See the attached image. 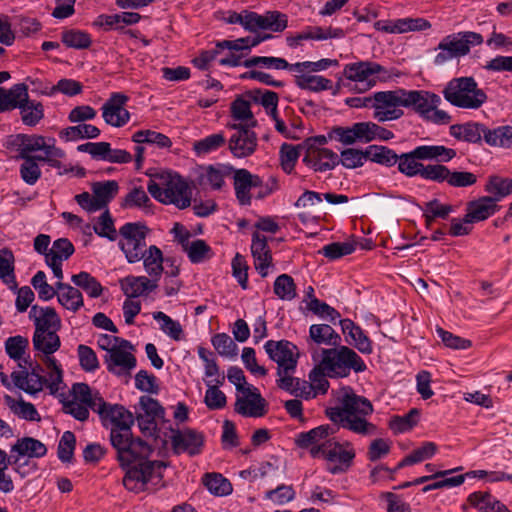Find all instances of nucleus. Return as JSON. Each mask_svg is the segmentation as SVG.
Here are the masks:
<instances>
[{
    "label": "nucleus",
    "instance_id": "obj_1",
    "mask_svg": "<svg viewBox=\"0 0 512 512\" xmlns=\"http://www.w3.org/2000/svg\"><path fill=\"white\" fill-rule=\"evenodd\" d=\"M72 399L63 402V412L84 422L89 418V409L99 415L104 426L111 428H131L134 416L124 406L107 403L99 391L92 390L86 383H74Z\"/></svg>",
    "mask_w": 512,
    "mask_h": 512
},
{
    "label": "nucleus",
    "instance_id": "obj_2",
    "mask_svg": "<svg viewBox=\"0 0 512 512\" xmlns=\"http://www.w3.org/2000/svg\"><path fill=\"white\" fill-rule=\"evenodd\" d=\"M341 405L327 410V416L334 423H339L343 428L356 434L371 435L376 431V426L366 420V416L372 414L373 405L365 397L354 392H347L341 398Z\"/></svg>",
    "mask_w": 512,
    "mask_h": 512
},
{
    "label": "nucleus",
    "instance_id": "obj_3",
    "mask_svg": "<svg viewBox=\"0 0 512 512\" xmlns=\"http://www.w3.org/2000/svg\"><path fill=\"white\" fill-rule=\"evenodd\" d=\"M147 190L153 198L163 204H173L179 209L191 205V189L178 174L162 172L153 175L148 181Z\"/></svg>",
    "mask_w": 512,
    "mask_h": 512
},
{
    "label": "nucleus",
    "instance_id": "obj_4",
    "mask_svg": "<svg viewBox=\"0 0 512 512\" xmlns=\"http://www.w3.org/2000/svg\"><path fill=\"white\" fill-rule=\"evenodd\" d=\"M442 93L447 102L462 109L477 110L488 99L485 91L478 87L473 77L451 79Z\"/></svg>",
    "mask_w": 512,
    "mask_h": 512
},
{
    "label": "nucleus",
    "instance_id": "obj_5",
    "mask_svg": "<svg viewBox=\"0 0 512 512\" xmlns=\"http://www.w3.org/2000/svg\"><path fill=\"white\" fill-rule=\"evenodd\" d=\"M264 349L269 358L277 364L278 388H288L287 384L293 381L299 359L297 346L288 340H268Z\"/></svg>",
    "mask_w": 512,
    "mask_h": 512
},
{
    "label": "nucleus",
    "instance_id": "obj_6",
    "mask_svg": "<svg viewBox=\"0 0 512 512\" xmlns=\"http://www.w3.org/2000/svg\"><path fill=\"white\" fill-rule=\"evenodd\" d=\"M166 467L162 461H142L126 469L123 477L124 487L134 493L150 490L157 486L162 478V470Z\"/></svg>",
    "mask_w": 512,
    "mask_h": 512
},
{
    "label": "nucleus",
    "instance_id": "obj_7",
    "mask_svg": "<svg viewBox=\"0 0 512 512\" xmlns=\"http://www.w3.org/2000/svg\"><path fill=\"white\" fill-rule=\"evenodd\" d=\"M321 362L329 376L346 377L351 369L359 373L367 368L362 358L347 346L323 350Z\"/></svg>",
    "mask_w": 512,
    "mask_h": 512
},
{
    "label": "nucleus",
    "instance_id": "obj_8",
    "mask_svg": "<svg viewBox=\"0 0 512 512\" xmlns=\"http://www.w3.org/2000/svg\"><path fill=\"white\" fill-rule=\"evenodd\" d=\"M147 226L141 222H129L119 229L121 240L119 246L129 263L140 261L146 248Z\"/></svg>",
    "mask_w": 512,
    "mask_h": 512
},
{
    "label": "nucleus",
    "instance_id": "obj_9",
    "mask_svg": "<svg viewBox=\"0 0 512 512\" xmlns=\"http://www.w3.org/2000/svg\"><path fill=\"white\" fill-rule=\"evenodd\" d=\"M343 74L346 79L361 83L366 91L376 85L377 81H386L390 78L388 71L380 64L372 61H359L344 66ZM357 89V87H355Z\"/></svg>",
    "mask_w": 512,
    "mask_h": 512
},
{
    "label": "nucleus",
    "instance_id": "obj_10",
    "mask_svg": "<svg viewBox=\"0 0 512 512\" xmlns=\"http://www.w3.org/2000/svg\"><path fill=\"white\" fill-rule=\"evenodd\" d=\"M355 450L350 442L340 443L333 438L320 454L327 463L331 474L345 473L353 463Z\"/></svg>",
    "mask_w": 512,
    "mask_h": 512
},
{
    "label": "nucleus",
    "instance_id": "obj_11",
    "mask_svg": "<svg viewBox=\"0 0 512 512\" xmlns=\"http://www.w3.org/2000/svg\"><path fill=\"white\" fill-rule=\"evenodd\" d=\"M12 453V465L14 466V471L18 473L22 478L26 477V473L22 471L24 466H29L30 461L26 460L21 462V458H41L44 457L47 453V448L45 444L41 441L32 438V437H23L16 441V443L11 447Z\"/></svg>",
    "mask_w": 512,
    "mask_h": 512
},
{
    "label": "nucleus",
    "instance_id": "obj_12",
    "mask_svg": "<svg viewBox=\"0 0 512 512\" xmlns=\"http://www.w3.org/2000/svg\"><path fill=\"white\" fill-rule=\"evenodd\" d=\"M267 405L258 388L247 385L244 391L237 393L234 410L241 416L258 418L267 413Z\"/></svg>",
    "mask_w": 512,
    "mask_h": 512
},
{
    "label": "nucleus",
    "instance_id": "obj_13",
    "mask_svg": "<svg viewBox=\"0 0 512 512\" xmlns=\"http://www.w3.org/2000/svg\"><path fill=\"white\" fill-rule=\"evenodd\" d=\"M227 127L235 130L228 141V148L232 155L236 158H245L252 155L257 147L256 133L242 123L228 124Z\"/></svg>",
    "mask_w": 512,
    "mask_h": 512
},
{
    "label": "nucleus",
    "instance_id": "obj_14",
    "mask_svg": "<svg viewBox=\"0 0 512 512\" xmlns=\"http://www.w3.org/2000/svg\"><path fill=\"white\" fill-rule=\"evenodd\" d=\"M328 137L343 145L366 144L373 141V122H357L350 127L336 126L328 133Z\"/></svg>",
    "mask_w": 512,
    "mask_h": 512
},
{
    "label": "nucleus",
    "instance_id": "obj_15",
    "mask_svg": "<svg viewBox=\"0 0 512 512\" xmlns=\"http://www.w3.org/2000/svg\"><path fill=\"white\" fill-rule=\"evenodd\" d=\"M333 434L334 430L329 425H321L310 431L299 433L295 443L299 448L309 449L313 458H318L326 445L334 438L331 437Z\"/></svg>",
    "mask_w": 512,
    "mask_h": 512
},
{
    "label": "nucleus",
    "instance_id": "obj_16",
    "mask_svg": "<svg viewBox=\"0 0 512 512\" xmlns=\"http://www.w3.org/2000/svg\"><path fill=\"white\" fill-rule=\"evenodd\" d=\"M246 25V30L250 32L257 30L282 32L288 26V18L286 14L277 10L267 11L263 15L248 10Z\"/></svg>",
    "mask_w": 512,
    "mask_h": 512
},
{
    "label": "nucleus",
    "instance_id": "obj_17",
    "mask_svg": "<svg viewBox=\"0 0 512 512\" xmlns=\"http://www.w3.org/2000/svg\"><path fill=\"white\" fill-rule=\"evenodd\" d=\"M170 439L172 448L176 454L188 453L194 456L201 452L204 445L203 434L189 428L172 430Z\"/></svg>",
    "mask_w": 512,
    "mask_h": 512
},
{
    "label": "nucleus",
    "instance_id": "obj_18",
    "mask_svg": "<svg viewBox=\"0 0 512 512\" xmlns=\"http://www.w3.org/2000/svg\"><path fill=\"white\" fill-rule=\"evenodd\" d=\"M128 97L121 93H113L102 106V116L105 122L114 127L124 126L130 119V113L125 109Z\"/></svg>",
    "mask_w": 512,
    "mask_h": 512
},
{
    "label": "nucleus",
    "instance_id": "obj_19",
    "mask_svg": "<svg viewBox=\"0 0 512 512\" xmlns=\"http://www.w3.org/2000/svg\"><path fill=\"white\" fill-rule=\"evenodd\" d=\"M402 95L405 96V107L413 108L422 118L441 103V98L429 91L405 90V93H402Z\"/></svg>",
    "mask_w": 512,
    "mask_h": 512
},
{
    "label": "nucleus",
    "instance_id": "obj_20",
    "mask_svg": "<svg viewBox=\"0 0 512 512\" xmlns=\"http://www.w3.org/2000/svg\"><path fill=\"white\" fill-rule=\"evenodd\" d=\"M236 199L240 205L251 204V189L262 187V179L247 169H237L233 175Z\"/></svg>",
    "mask_w": 512,
    "mask_h": 512
},
{
    "label": "nucleus",
    "instance_id": "obj_21",
    "mask_svg": "<svg viewBox=\"0 0 512 512\" xmlns=\"http://www.w3.org/2000/svg\"><path fill=\"white\" fill-rule=\"evenodd\" d=\"M303 161L314 171L325 172L332 170L339 163V158L330 149L309 146L305 150Z\"/></svg>",
    "mask_w": 512,
    "mask_h": 512
},
{
    "label": "nucleus",
    "instance_id": "obj_22",
    "mask_svg": "<svg viewBox=\"0 0 512 512\" xmlns=\"http://www.w3.org/2000/svg\"><path fill=\"white\" fill-rule=\"evenodd\" d=\"M456 58L467 55L471 46L480 45L483 42L481 34L471 31L459 32L444 37L441 40Z\"/></svg>",
    "mask_w": 512,
    "mask_h": 512
},
{
    "label": "nucleus",
    "instance_id": "obj_23",
    "mask_svg": "<svg viewBox=\"0 0 512 512\" xmlns=\"http://www.w3.org/2000/svg\"><path fill=\"white\" fill-rule=\"evenodd\" d=\"M251 253L254 258L255 269L262 277H266L268 268L272 265V253L264 235L258 232L253 233Z\"/></svg>",
    "mask_w": 512,
    "mask_h": 512
},
{
    "label": "nucleus",
    "instance_id": "obj_24",
    "mask_svg": "<svg viewBox=\"0 0 512 512\" xmlns=\"http://www.w3.org/2000/svg\"><path fill=\"white\" fill-rule=\"evenodd\" d=\"M30 319L35 325L34 333L48 330H60L62 324L56 310L52 307L33 305L29 312Z\"/></svg>",
    "mask_w": 512,
    "mask_h": 512
},
{
    "label": "nucleus",
    "instance_id": "obj_25",
    "mask_svg": "<svg viewBox=\"0 0 512 512\" xmlns=\"http://www.w3.org/2000/svg\"><path fill=\"white\" fill-rule=\"evenodd\" d=\"M151 447L140 438L132 440L117 453V459L122 467L131 466L142 461H149Z\"/></svg>",
    "mask_w": 512,
    "mask_h": 512
},
{
    "label": "nucleus",
    "instance_id": "obj_26",
    "mask_svg": "<svg viewBox=\"0 0 512 512\" xmlns=\"http://www.w3.org/2000/svg\"><path fill=\"white\" fill-rule=\"evenodd\" d=\"M499 206L488 196L467 203L465 223H476L488 219L499 210Z\"/></svg>",
    "mask_w": 512,
    "mask_h": 512
},
{
    "label": "nucleus",
    "instance_id": "obj_27",
    "mask_svg": "<svg viewBox=\"0 0 512 512\" xmlns=\"http://www.w3.org/2000/svg\"><path fill=\"white\" fill-rule=\"evenodd\" d=\"M120 288L127 298H136L148 294L158 287L156 280L146 276L129 275L119 280Z\"/></svg>",
    "mask_w": 512,
    "mask_h": 512
},
{
    "label": "nucleus",
    "instance_id": "obj_28",
    "mask_svg": "<svg viewBox=\"0 0 512 512\" xmlns=\"http://www.w3.org/2000/svg\"><path fill=\"white\" fill-rule=\"evenodd\" d=\"M105 362L108 371L116 375L129 374L136 366L135 356L122 350L121 347L112 349V352L106 356Z\"/></svg>",
    "mask_w": 512,
    "mask_h": 512
},
{
    "label": "nucleus",
    "instance_id": "obj_29",
    "mask_svg": "<svg viewBox=\"0 0 512 512\" xmlns=\"http://www.w3.org/2000/svg\"><path fill=\"white\" fill-rule=\"evenodd\" d=\"M16 108H19L21 120L26 126L34 127L44 118L43 104L39 101L29 99L27 87L26 96L19 99V104Z\"/></svg>",
    "mask_w": 512,
    "mask_h": 512
},
{
    "label": "nucleus",
    "instance_id": "obj_30",
    "mask_svg": "<svg viewBox=\"0 0 512 512\" xmlns=\"http://www.w3.org/2000/svg\"><path fill=\"white\" fill-rule=\"evenodd\" d=\"M14 385L28 394H36L44 389L46 377L25 369L11 374Z\"/></svg>",
    "mask_w": 512,
    "mask_h": 512
},
{
    "label": "nucleus",
    "instance_id": "obj_31",
    "mask_svg": "<svg viewBox=\"0 0 512 512\" xmlns=\"http://www.w3.org/2000/svg\"><path fill=\"white\" fill-rule=\"evenodd\" d=\"M485 131L487 127L481 123L468 122L450 126V134L453 137L469 143L480 142L482 136L485 139Z\"/></svg>",
    "mask_w": 512,
    "mask_h": 512
},
{
    "label": "nucleus",
    "instance_id": "obj_32",
    "mask_svg": "<svg viewBox=\"0 0 512 512\" xmlns=\"http://www.w3.org/2000/svg\"><path fill=\"white\" fill-rule=\"evenodd\" d=\"M225 381L224 375H218V378L209 379L206 381L207 390L204 397V403L210 410H220L227 404V397L219 387Z\"/></svg>",
    "mask_w": 512,
    "mask_h": 512
},
{
    "label": "nucleus",
    "instance_id": "obj_33",
    "mask_svg": "<svg viewBox=\"0 0 512 512\" xmlns=\"http://www.w3.org/2000/svg\"><path fill=\"white\" fill-rule=\"evenodd\" d=\"M141 260H143L144 269L148 276H150V279L156 280L157 283L164 271L163 263L166 260L160 248L156 245H151L144 252Z\"/></svg>",
    "mask_w": 512,
    "mask_h": 512
},
{
    "label": "nucleus",
    "instance_id": "obj_34",
    "mask_svg": "<svg viewBox=\"0 0 512 512\" xmlns=\"http://www.w3.org/2000/svg\"><path fill=\"white\" fill-rule=\"evenodd\" d=\"M56 288L58 290V302L64 308L72 312H77L83 306V297L77 288L63 283L62 281L56 283Z\"/></svg>",
    "mask_w": 512,
    "mask_h": 512
},
{
    "label": "nucleus",
    "instance_id": "obj_35",
    "mask_svg": "<svg viewBox=\"0 0 512 512\" xmlns=\"http://www.w3.org/2000/svg\"><path fill=\"white\" fill-rule=\"evenodd\" d=\"M58 330H48L40 333H34L33 346L37 351L42 352L45 357H52L61 346L60 337L57 335Z\"/></svg>",
    "mask_w": 512,
    "mask_h": 512
},
{
    "label": "nucleus",
    "instance_id": "obj_36",
    "mask_svg": "<svg viewBox=\"0 0 512 512\" xmlns=\"http://www.w3.org/2000/svg\"><path fill=\"white\" fill-rule=\"evenodd\" d=\"M16 143L19 146L20 158H31V153L43 150L46 153L47 148L51 144H46L45 138L40 135H26L18 134L16 136Z\"/></svg>",
    "mask_w": 512,
    "mask_h": 512
},
{
    "label": "nucleus",
    "instance_id": "obj_37",
    "mask_svg": "<svg viewBox=\"0 0 512 512\" xmlns=\"http://www.w3.org/2000/svg\"><path fill=\"white\" fill-rule=\"evenodd\" d=\"M43 364L47 370L45 386L54 395L63 389V370L54 357H44Z\"/></svg>",
    "mask_w": 512,
    "mask_h": 512
},
{
    "label": "nucleus",
    "instance_id": "obj_38",
    "mask_svg": "<svg viewBox=\"0 0 512 512\" xmlns=\"http://www.w3.org/2000/svg\"><path fill=\"white\" fill-rule=\"evenodd\" d=\"M309 338L317 345L337 346L341 337L328 324H313L309 329Z\"/></svg>",
    "mask_w": 512,
    "mask_h": 512
},
{
    "label": "nucleus",
    "instance_id": "obj_39",
    "mask_svg": "<svg viewBox=\"0 0 512 512\" xmlns=\"http://www.w3.org/2000/svg\"><path fill=\"white\" fill-rule=\"evenodd\" d=\"M468 501L482 512H510L503 503L488 492H474L469 495Z\"/></svg>",
    "mask_w": 512,
    "mask_h": 512
},
{
    "label": "nucleus",
    "instance_id": "obj_40",
    "mask_svg": "<svg viewBox=\"0 0 512 512\" xmlns=\"http://www.w3.org/2000/svg\"><path fill=\"white\" fill-rule=\"evenodd\" d=\"M322 194L315 191H305L296 201L295 206L303 211L299 213L302 222H306L312 213L320 212Z\"/></svg>",
    "mask_w": 512,
    "mask_h": 512
},
{
    "label": "nucleus",
    "instance_id": "obj_41",
    "mask_svg": "<svg viewBox=\"0 0 512 512\" xmlns=\"http://www.w3.org/2000/svg\"><path fill=\"white\" fill-rule=\"evenodd\" d=\"M402 93H405L404 89L374 93L373 108L391 110V108L405 107V96Z\"/></svg>",
    "mask_w": 512,
    "mask_h": 512
},
{
    "label": "nucleus",
    "instance_id": "obj_42",
    "mask_svg": "<svg viewBox=\"0 0 512 512\" xmlns=\"http://www.w3.org/2000/svg\"><path fill=\"white\" fill-rule=\"evenodd\" d=\"M417 155L422 160H435L438 162H449L456 157V151L443 145H422L416 147Z\"/></svg>",
    "mask_w": 512,
    "mask_h": 512
},
{
    "label": "nucleus",
    "instance_id": "obj_43",
    "mask_svg": "<svg viewBox=\"0 0 512 512\" xmlns=\"http://www.w3.org/2000/svg\"><path fill=\"white\" fill-rule=\"evenodd\" d=\"M295 84L303 90H310L313 92H320L331 88V80L320 76L312 75L309 73L296 72Z\"/></svg>",
    "mask_w": 512,
    "mask_h": 512
},
{
    "label": "nucleus",
    "instance_id": "obj_44",
    "mask_svg": "<svg viewBox=\"0 0 512 512\" xmlns=\"http://www.w3.org/2000/svg\"><path fill=\"white\" fill-rule=\"evenodd\" d=\"M231 116L234 120L240 121L244 126L252 128L256 126V120L251 111L250 103L241 97L236 98L230 107Z\"/></svg>",
    "mask_w": 512,
    "mask_h": 512
},
{
    "label": "nucleus",
    "instance_id": "obj_45",
    "mask_svg": "<svg viewBox=\"0 0 512 512\" xmlns=\"http://www.w3.org/2000/svg\"><path fill=\"white\" fill-rule=\"evenodd\" d=\"M23 96H26V85L23 83L16 84L9 90L0 87V112L15 109Z\"/></svg>",
    "mask_w": 512,
    "mask_h": 512
},
{
    "label": "nucleus",
    "instance_id": "obj_46",
    "mask_svg": "<svg viewBox=\"0 0 512 512\" xmlns=\"http://www.w3.org/2000/svg\"><path fill=\"white\" fill-rule=\"evenodd\" d=\"M485 142L494 147L511 148L512 147V126H500L495 129L485 131Z\"/></svg>",
    "mask_w": 512,
    "mask_h": 512
},
{
    "label": "nucleus",
    "instance_id": "obj_47",
    "mask_svg": "<svg viewBox=\"0 0 512 512\" xmlns=\"http://www.w3.org/2000/svg\"><path fill=\"white\" fill-rule=\"evenodd\" d=\"M416 148L408 153H403L398 156V169L406 176L413 177L416 175L422 176V169L424 165L417 160H422L416 153Z\"/></svg>",
    "mask_w": 512,
    "mask_h": 512
},
{
    "label": "nucleus",
    "instance_id": "obj_48",
    "mask_svg": "<svg viewBox=\"0 0 512 512\" xmlns=\"http://www.w3.org/2000/svg\"><path fill=\"white\" fill-rule=\"evenodd\" d=\"M0 279L8 285L10 289L17 288V282L14 275V256L8 249L0 250Z\"/></svg>",
    "mask_w": 512,
    "mask_h": 512
},
{
    "label": "nucleus",
    "instance_id": "obj_49",
    "mask_svg": "<svg viewBox=\"0 0 512 512\" xmlns=\"http://www.w3.org/2000/svg\"><path fill=\"white\" fill-rule=\"evenodd\" d=\"M485 190L491 194L490 199H494L497 204L502 198L512 193V179L492 176L489 178Z\"/></svg>",
    "mask_w": 512,
    "mask_h": 512
},
{
    "label": "nucleus",
    "instance_id": "obj_50",
    "mask_svg": "<svg viewBox=\"0 0 512 512\" xmlns=\"http://www.w3.org/2000/svg\"><path fill=\"white\" fill-rule=\"evenodd\" d=\"M118 189L119 185L115 180L96 182L93 184L92 191L101 209L105 208L115 197Z\"/></svg>",
    "mask_w": 512,
    "mask_h": 512
},
{
    "label": "nucleus",
    "instance_id": "obj_51",
    "mask_svg": "<svg viewBox=\"0 0 512 512\" xmlns=\"http://www.w3.org/2000/svg\"><path fill=\"white\" fill-rule=\"evenodd\" d=\"M100 135V130L91 124H79L70 126L60 132V136L67 141H76L78 139H94Z\"/></svg>",
    "mask_w": 512,
    "mask_h": 512
},
{
    "label": "nucleus",
    "instance_id": "obj_52",
    "mask_svg": "<svg viewBox=\"0 0 512 512\" xmlns=\"http://www.w3.org/2000/svg\"><path fill=\"white\" fill-rule=\"evenodd\" d=\"M366 154L372 162L388 167L395 165L398 161V155L386 146L371 145L366 149Z\"/></svg>",
    "mask_w": 512,
    "mask_h": 512
},
{
    "label": "nucleus",
    "instance_id": "obj_53",
    "mask_svg": "<svg viewBox=\"0 0 512 512\" xmlns=\"http://www.w3.org/2000/svg\"><path fill=\"white\" fill-rule=\"evenodd\" d=\"M5 402L14 414L29 421H39L40 416L32 403L24 400L16 401L11 396H5Z\"/></svg>",
    "mask_w": 512,
    "mask_h": 512
},
{
    "label": "nucleus",
    "instance_id": "obj_54",
    "mask_svg": "<svg viewBox=\"0 0 512 512\" xmlns=\"http://www.w3.org/2000/svg\"><path fill=\"white\" fill-rule=\"evenodd\" d=\"M203 483L212 494L217 496H225L232 492L231 483L218 473L205 474Z\"/></svg>",
    "mask_w": 512,
    "mask_h": 512
},
{
    "label": "nucleus",
    "instance_id": "obj_55",
    "mask_svg": "<svg viewBox=\"0 0 512 512\" xmlns=\"http://www.w3.org/2000/svg\"><path fill=\"white\" fill-rule=\"evenodd\" d=\"M61 41L67 47L74 49H86L89 48L92 43L91 37L88 33L76 29L63 31Z\"/></svg>",
    "mask_w": 512,
    "mask_h": 512
},
{
    "label": "nucleus",
    "instance_id": "obj_56",
    "mask_svg": "<svg viewBox=\"0 0 512 512\" xmlns=\"http://www.w3.org/2000/svg\"><path fill=\"white\" fill-rule=\"evenodd\" d=\"M72 282L82 288L90 297L97 298L102 292L103 288L97 279L87 272H80L71 278Z\"/></svg>",
    "mask_w": 512,
    "mask_h": 512
},
{
    "label": "nucleus",
    "instance_id": "obj_57",
    "mask_svg": "<svg viewBox=\"0 0 512 512\" xmlns=\"http://www.w3.org/2000/svg\"><path fill=\"white\" fill-rule=\"evenodd\" d=\"M132 141L138 144H156L160 148H169L172 145L170 138L162 133L152 130H140L133 134Z\"/></svg>",
    "mask_w": 512,
    "mask_h": 512
},
{
    "label": "nucleus",
    "instance_id": "obj_58",
    "mask_svg": "<svg viewBox=\"0 0 512 512\" xmlns=\"http://www.w3.org/2000/svg\"><path fill=\"white\" fill-rule=\"evenodd\" d=\"M274 293L281 300L290 301L296 297V284L288 274H281L275 279Z\"/></svg>",
    "mask_w": 512,
    "mask_h": 512
},
{
    "label": "nucleus",
    "instance_id": "obj_59",
    "mask_svg": "<svg viewBox=\"0 0 512 512\" xmlns=\"http://www.w3.org/2000/svg\"><path fill=\"white\" fill-rule=\"evenodd\" d=\"M192 263H200L212 256V250L204 240L197 239L190 241L183 249Z\"/></svg>",
    "mask_w": 512,
    "mask_h": 512
},
{
    "label": "nucleus",
    "instance_id": "obj_60",
    "mask_svg": "<svg viewBox=\"0 0 512 512\" xmlns=\"http://www.w3.org/2000/svg\"><path fill=\"white\" fill-rule=\"evenodd\" d=\"M226 143L223 133L209 135L199 141L194 142L193 149L197 155L208 154L222 147Z\"/></svg>",
    "mask_w": 512,
    "mask_h": 512
},
{
    "label": "nucleus",
    "instance_id": "obj_61",
    "mask_svg": "<svg viewBox=\"0 0 512 512\" xmlns=\"http://www.w3.org/2000/svg\"><path fill=\"white\" fill-rule=\"evenodd\" d=\"M150 205V198L142 187L131 189L121 204L123 208H147Z\"/></svg>",
    "mask_w": 512,
    "mask_h": 512
},
{
    "label": "nucleus",
    "instance_id": "obj_62",
    "mask_svg": "<svg viewBox=\"0 0 512 512\" xmlns=\"http://www.w3.org/2000/svg\"><path fill=\"white\" fill-rule=\"evenodd\" d=\"M355 251V245L351 242H333L325 245L319 253L330 260H336L343 256L350 255Z\"/></svg>",
    "mask_w": 512,
    "mask_h": 512
},
{
    "label": "nucleus",
    "instance_id": "obj_63",
    "mask_svg": "<svg viewBox=\"0 0 512 512\" xmlns=\"http://www.w3.org/2000/svg\"><path fill=\"white\" fill-rule=\"evenodd\" d=\"M303 149H305V147H303V143L298 146L284 143L281 146V166L285 172L290 173L293 170L295 163L300 156V151Z\"/></svg>",
    "mask_w": 512,
    "mask_h": 512
},
{
    "label": "nucleus",
    "instance_id": "obj_64",
    "mask_svg": "<svg viewBox=\"0 0 512 512\" xmlns=\"http://www.w3.org/2000/svg\"><path fill=\"white\" fill-rule=\"evenodd\" d=\"M73 253V244L66 238H60L53 242L49 252L46 253V259L53 258L54 260L64 261L67 260Z\"/></svg>",
    "mask_w": 512,
    "mask_h": 512
}]
</instances>
